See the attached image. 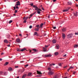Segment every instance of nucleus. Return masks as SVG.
Masks as SVG:
<instances>
[{"mask_svg": "<svg viewBox=\"0 0 78 78\" xmlns=\"http://www.w3.org/2000/svg\"><path fill=\"white\" fill-rule=\"evenodd\" d=\"M33 8H35V10L37 11V13L39 14H40V13H41V12H40V11H42L41 9H39L37 7V6L34 5Z\"/></svg>", "mask_w": 78, "mask_h": 78, "instance_id": "1", "label": "nucleus"}, {"mask_svg": "<svg viewBox=\"0 0 78 78\" xmlns=\"http://www.w3.org/2000/svg\"><path fill=\"white\" fill-rule=\"evenodd\" d=\"M73 34H68L67 35L66 37L68 39H70L73 37Z\"/></svg>", "mask_w": 78, "mask_h": 78, "instance_id": "2", "label": "nucleus"}, {"mask_svg": "<svg viewBox=\"0 0 78 78\" xmlns=\"http://www.w3.org/2000/svg\"><path fill=\"white\" fill-rule=\"evenodd\" d=\"M45 56L47 58H50L51 56V54L46 55H45Z\"/></svg>", "mask_w": 78, "mask_h": 78, "instance_id": "3", "label": "nucleus"}, {"mask_svg": "<svg viewBox=\"0 0 78 78\" xmlns=\"http://www.w3.org/2000/svg\"><path fill=\"white\" fill-rule=\"evenodd\" d=\"M48 75H53V72L50 71L48 73Z\"/></svg>", "mask_w": 78, "mask_h": 78, "instance_id": "4", "label": "nucleus"}, {"mask_svg": "<svg viewBox=\"0 0 78 78\" xmlns=\"http://www.w3.org/2000/svg\"><path fill=\"white\" fill-rule=\"evenodd\" d=\"M17 4H16L15 6H19V5H20V2L18 1V2H16Z\"/></svg>", "mask_w": 78, "mask_h": 78, "instance_id": "5", "label": "nucleus"}, {"mask_svg": "<svg viewBox=\"0 0 78 78\" xmlns=\"http://www.w3.org/2000/svg\"><path fill=\"white\" fill-rule=\"evenodd\" d=\"M62 38L63 39H65V37H66V34H62Z\"/></svg>", "mask_w": 78, "mask_h": 78, "instance_id": "6", "label": "nucleus"}, {"mask_svg": "<svg viewBox=\"0 0 78 78\" xmlns=\"http://www.w3.org/2000/svg\"><path fill=\"white\" fill-rule=\"evenodd\" d=\"M37 74H39V75H42V73H41V72L38 71H37Z\"/></svg>", "mask_w": 78, "mask_h": 78, "instance_id": "7", "label": "nucleus"}, {"mask_svg": "<svg viewBox=\"0 0 78 78\" xmlns=\"http://www.w3.org/2000/svg\"><path fill=\"white\" fill-rule=\"evenodd\" d=\"M53 44H55L56 43V40L54 39L52 41Z\"/></svg>", "mask_w": 78, "mask_h": 78, "instance_id": "8", "label": "nucleus"}, {"mask_svg": "<svg viewBox=\"0 0 78 78\" xmlns=\"http://www.w3.org/2000/svg\"><path fill=\"white\" fill-rule=\"evenodd\" d=\"M31 75H32V73H28L27 75V76H31Z\"/></svg>", "mask_w": 78, "mask_h": 78, "instance_id": "9", "label": "nucleus"}, {"mask_svg": "<svg viewBox=\"0 0 78 78\" xmlns=\"http://www.w3.org/2000/svg\"><path fill=\"white\" fill-rule=\"evenodd\" d=\"M55 47L57 49H59V46L58 44H57L56 45Z\"/></svg>", "mask_w": 78, "mask_h": 78, "instance_id": "10", "label": "nucleus"}, {"mask_svg": "<svg viewBox=\"0 0 78 78\" xmlns=\"http://www.w3.org/2000/svg\"><path fill=\"white\" fill-rule=\"evenodd\" d=\"M16 41L17 42H20V40L19 38L16 39Z\"/></svg>", "mask_w": 78, "mask_h": 78, "instance_id": "11", "label": "nucleus"}, {"mask_svg": "<svg viewBox=\"0 0 78 78\" xmlns=\"http://www.w3.org/2000/svg\"><path fill=\"white\" fill-rule=\"evenodd\" d=\"M28 16H27L26 17H24L23 18V19H24V20H27V19H28Z\"/></svg>", "mask_w": 78, "mask_h": 78, "instance_id": "12", "label": "nucleus"}, {"mask_svg": "<svg viewBox=\"0 0 78 78\" xmlns=\"http://www.w3.org/2000/svg\"><path fill=\"white\" fill-rule=\"evenodd\" d=\"M77 14H78V12H76L75 13H74V16H77Z\"/></svg>", "mask_w": 78, "mask_h": 78, "instance_id": "13", "label": "nucleus"}, {"mask_svg": "<svg viewBox=\"0 0 78 78\" xmlns=\"http://www.w3.org/2000/svg\"><path fill=\"white\" fill-rule=\"evenodd\" d=\"M8 70H9V71H11V70H12V68L10 67H9L8 68Z\"/></svg>", "mask_w": 78, "mask_h": 78, "instance_id": "14", "label": "nucleus"}, {"mask_svg": "<svg viewBox=\"0 0 78 78\" xmlns=\"http://www.w3.org/2000/svg\"><path fill=\"white\" fill-rule=\"evenodd\" d=\"M4 41L5 43H8V40L6 39Z\"/></svg>", "mask_w": 78, "mask_h": 78, "instance_id": "15", "label": "nucleus"}, {"mask_svg": "<svg viewBox=\"0 0 78 78\" xmlns=\"http://www.w3.org/2000/svg\"><path fill=\"white\" fill-rule=\"evenodd\" d=\"M65 31H66V29L65 28H63L62 29V31H63V32H65Z\"/></svg>", "mask_w": 78, "mask_h": 78, "instance_id": "16", "label": "nucleus"}, {"mask_svg": "<svg viewBox=\"0 0 78 78\" xmlns=\"http://www.w3.org/2000/svg\"><path fill=\"white\" fill-rule=\"evenodd\" d=\"M8 64H9V62H6L4 64V65L5 66H7Z\"/></svg>", "mask_w": 78, "mask_h": 78, "instance_id": "17", "label": "nucleus"}, {"mask_svg": "<svg viewBox=\"0 0 78 78\" xmlns=\"http://www.w3.org/2000/svg\"><path fill=\"white\" fill-rule=\"evenodd\" d=\"M36 26V27H37V28H38V29L40 28V26H39V24L37 25Z\"/></svg>", "mask_w": 78, "mask_h": 78, "instance_id": "18", "label": "nucleus"}, {"mask_svg": "<svg viewBox=\"0 0 78 78\" xmlns=\"http://www.w3.org/2000/svg\"><path fill=\"white\" fill-rule=\"evenodd\" d=\"M43 25H44V24L43 23H41V24L40 25V26L39 27L40 28H42V26H43Z\"/></svg>", "mask_w": 78, "mask_h": 78, "instance_id": "19", "label": "nucleus"}, {"mask_svg": "<svg viewBox=\"0 0 78 78\" xmlns=\"http://www.w3.org/2000/svg\"><path fill=\"white\" fill-rule=\"evenodd\" d=\"M74 48H77V47H78V45L77 44L74 45Z\"/></svg>", "mask_w": 78, "mask_h": 78, "instance_id": "20", "label": "nucleus"}, {"mask_svg": "<svg viewBox=\"0 0 78 78\" xmlns=\"http://www.w3.org/2000/svg\"><path fill=\"white\" fill-rule=\"evenodd\" d=\"M34 14H31L30 15V17L29 18L30 19V18H31V17H32V16H33V15H34Z\"/></svg>", "mask_w": 78, "mask_h": 78, "instance_id": "21", "label": "nucleus"}, {"mask_svg": "<svg viewBox=\"0 0 78 78\" xmlns=\"http://www.w3.org/2000/svg\"><path fill=\"white\" fill-rule=\"evenodd\" d=\"M67 4L69 5H72V2H68L67 3Z\"/></svg>", "mask_w": 78, "mask_h": 78, "instance_id": "22", "label": "nucleus"}, {"mask_svg": "<svg viewBox=\"0 0 78 78\" xmlns=\"http://www.w3.org/2000/svg\"><path fill=\"white\" fill-rule=\"evenodd\" d=\"M54 54L55 56H56L58 55V54H59V53L58 52H55Z\"/></svg>", "mask_w": 78, "mask_h": 78, "instance_id": "23", "label": "nucleus"}, {"mask_svg": "<svg viewBox=\"0 0 78 78\" xmlns=\"http://www.w3.org/2000/svg\"><path fill=\"white\" fill-rule=\"evenodd\" d=\"M39 29L37 28H35L34 29V30L35 31H39Z\"/></svg>", "mask_w": 78, "mask_h": 78, "instance_id": "24", "label": "nucleus"}, {"mask_svg": "<svg viewBox=\"0 0 78 78\" xmlns=\"http://www.w3.org/2000/svg\"><path fill=\"white\" fill-rule=\"evenodd\" d=\"M24 50H26V48H23V49L21 50V51H23Z\"/></svg>", "mask_w": 78, "mask_h": 78, "instance_id": "25", "label": "nucleus"}, {"mask_svg": "<svg viewBox=\"0 0 78 78\" xmlns=\"http://www.w3.org/2000/svg\"><path fill=\"white\" fill-rule=\"evenodd\" d=\"M45 3L46 5H48L49 3V1H48L45 2Z\"/></svg>", "mask_w": 78, "mask_h": 78, "instance_id": "26", "label": "nucleus"}, {"mask_svg": "<svg viewBox=\"0 0 78 78\" xmlns=\"http://www.w3.org/2000/svg\"><path fill=\"white\" fill-rule=\"evenodd\" d=\"M17 51H21L20 49L17 48Z\"/></svg>", "mask_w": 78, "mask_h": 78, "instance_id": "27", "label": "nucleus"}, {"mask_svg": "<svg viewBox=\"0 0 78 78\" xmlns=\"http://www.w3.org/2000/svg\"><path fill=\"white\" fill-rule=\"evenodd\" d=\"M30 5L31 6H33H33H34L33 5V3L32 2L30 3Z\"/></svg>", "mask_w": 78, "mask_h": 78, "instance_id": "28", "label": "nucleus"}, {"mask_svg": "<svg viewBox=\"0 0 78 78\" xmlns=\"http://www.w3.org/2000/svg\"><path fill=\"white\" fill-rule=\"evenodd\" d=\"M26 76V75H23V76L22 77V78H25Z\"/></svg>", "mask_w": 78, "mask_h": 78, "instance_id": "29", "label": "nucleus"}, {"mask_svg": "<svg viewBox=\"0 0 78 78\" xmlns=\"http://www.w3.org/2000/svg\"><path fill=\"white\" fill-rule=\"evenodd\" d=\"M70 7H69V8H67L66 9V11H68L69 10V9H70Z\"/></svg>", "mask_w": 78, "mask_h": 78, "instance_id": "30", "label": "nucleus"}, {"mask_svg": "<svg viewBox=\"0 0 78 78\" xmlns=\"http://www.w3.org/2000/svg\"><path fill=\"white\" fill-rule=\"evenodd\" d=\"M43 48L44 49V51H47V49H45V48Z\"/></svg>", "mask_w": 78, "mask_h": 78, "instance_id": "31", "label": "nucleus"}, {"mask_svg": "<svg viewBox=\"0 0 78 78\" xmlns=\"http://www.w3.org/2000/svg\"><path fill=\"white\" fill-rule=\"evenodd\" d=\"M34 36H35V35H36V34H37V33L36 32H35V33H34Z\"/></svg>", "mask_w": 78, "mask_h": 78, "instance_id": "32", "label": "nucleus"}, {"mask_svg": "<svg viewBox=\"0 0 78 78\" xmlns=\"http://www.w3.org/2000/svg\"><path fill=\"white\" fill-rule=\"evenodd\" d=\"M12 20H10L9 22V24L11 23H12Z\"/></svg>", "mask_w": 78, "mask_h": 78, "instance_id": "33", "label": "nucleus"}, {"mask_svg": "<svg viewBox=\"0 0 78 78\" xmlns=\"http://www.w3.org/2000/svg\"><path fill=\"white\" fill-rule=\"evenodd\" d=\"M4 75H5V76L7 75L6 72H5L4 73Z\"/></svg>", "mask_w": 78, "mask_h": 78, "instance_id": "34", "label": "nucleus"}, {"mask_svg": "<svg viewBox=\"0 0 78 78\" xmlns=\"http://www.w3.org/2000/svg\"><path fill=\"white\" fill-rule=\"evenodd\" d=\"M58 66H62V64H61V63H59L58 64Z\"/></svg>", "mask_w": 78, "mask_h": 78, "instance_id": "35", "label": "nucleus"}, {"mask_svg": "<svg viewBox=\"0 0 78 78\" xmlns=\"http://www.w3.org/2000/svg\"><path fill=\"white\" fill-rule=\"evenodd\" d=\"M18 11H17V10H16L15 11V13H17V12Z\"/></svg>", "mask_w": 78, "mask_h": 78, "instance_id": "36", "label": "nucleus"}, {"mask_svg": "<svg viewBox=\"0 0 78 78\" xmlns=\"http://www.w3.org/2000/svg\"><path fill=\"white\" fill-rule=\"evenodd\" d=\"M48 69L49 71H51V68H48Z\"/></svg>", "mask_w": 78, "mask_h": 78, "instance_id": "37", "label": "nucleus"}, {"mask_svg": "<svg viewBox=\"0 0 78 78\" xmlns=\"http://www.w3.org/2000/svg\"><path fill=\"white\" fill-rule=\"evenodd\" d=\"M63 12H66V11H67V10L66 9L64 10H63Z\"/></svg>", "mask_w": 78, "mask_h": 78, "instance_id": "38", "label": "nucleus"}, {"mask_svg": "<svg viewBox=\"0 0 78 78\" xmlns=\"http://www.w3.org/2000/svg\"><path fill=\"white\" fill-rule=\"evenodd\" d=\"M29 28H30V29H31V28H32V26H30L29 27Z\"/></svg>", "mask_w": 78, "mask_h": 78, "instance_id": "39", "label": "nucleus"}, {"mask_svg": "<svg viewBox=\"0 0 78 78\" xmlns=\"http://www.w3.org/2000/svg\"><path fill=\"white\" fill-rule=\"evenodd\" d=\"M53 29H54V30H55V29H56V27H53Z\"/></svg>", "mask_w": 78, "mask_h": 78, "instance_id": "40", "label": "nucleus"}, {"mask_svg": "<svg viewBox=\"0 0 78 78\" xmlns=\"http://www.w3.org/2000/svg\"><path fill=\"white\" fill-rule=\"evenodd\" d=\"M27 23V20H25L23 21V23Z\"/></svg>", "mask_w": 78, "mask_h": 78, "instance_id": "41", "label": "nucleus"}, {"mask_svg": "<svg viewBox=\"0 0 78 78\" xmlns=\"http://www.w3.org/2000/svg\"><path fill=\"white\" fill-rule=\"evenodd\" d=\"M33 51H36V49H33Z\"/></svg>", "mask_w": 78, "mask_h": 78, "instance_id": "42", "label": "nucleus"}, {"mask_svg": "<svg viewBox=\"0 0 78 78\" xmlns=\"http://www.w3.org/2000/svg\"><path fill=\"white\" fill-rule=\"evenodd\" d=\"M66 56H67V55L65 54L63 55V57H66Z\"/></svg>", "mask_w": 78, "mask_h": 78, "instance_id": "43", "label": "nucleus"}, {"mask_svg": "<svg viewBox=\"0 0 78 78\" xmlns=\"http://www.w3.org/2000/svg\"><path fill=\"white\" fill-rule=\"evenodd\" d=\"M38 75V77H40V76H41L42 75Z\"/></svg>", "mask_w": 78, "mask_h": 78, "instance_id": "44", "label": "nucleus"}, {"mask_svg": "<svg viewBox=\"0 0 78 78\" xmlns=\"http://www.w3.org/2000/svg\"><path fill=\"white\" fill-rule=\"evenodd\" d=\"M15 68H18V67H19V66H15Z\"/></svg>", "mask_w": 78, "mask_h": 78, "instance_id": "45", "label": "nucleus"}, {"mask_svg": "<svg viewBox=\"0 0 78 78\" xmlns=\"http://www.w3.org/2000/svg\"><path fill=\"white\" fill-rule=\"evenodd\" d=\"M75 73H76V72H73V75H75Z\"/></svg>", "mask_w": 78, "mask_h": 78, "instance_id": "46", "label": "nucleus"}, {"mask_svg": "<svg viewBox=\"0 0 78 78\" xmlns=\"http://www.w3.org/2000/svg\"><path fill=\"white\" fill-rule=\"evenodd\" d=\"M28 64H27L25 66V67H28Z\"/></svg>", "mask_w": 78, "mask_h": 78, "instance_id": "47", "label": "nucleus"}, {"mask_svg": "<svg viewBox=\"0 0 78 78\" xmlns=\"http://www.w3.org/2000/svg\"><path fill=\"white\" fill-rule=\"evenodd\" d=\"M48 47V45H45V47L46 48H47V47Z\"/></svg>", "mask_w": 78, "mask_h": 78, "instance_id": "48", "label": "nucleus"}, {"mask_svg": "<svg viewBox=\"0 0 78 78\" xmlns=\"http://www.w3.org/2000/svg\"><path fill=\"white\" fill-rule=\"evenodd\" d=\"M24 61H20V63H23V62H24Z\"/></svg>", "mask_w": 78, "mask_h": 78, "instance_id": "49", "label": "nucleus"}, {"mask_svg": "<svg viewBox=\"0 0 78 78\" xmlns=\"http://www.w3.org/2000/svg\"><path fill=\"white\" fill-rule=\"evenodd\" d=\"M70 68H69V69H68L67 71L69 72V70H70Z\"/></svg>", "mask_w": 78, "mask_h": 78, "instance_id": "50", "label": "nucleus"}, {"mask_svg": "<svg viewBox=\"0 0 78 78\" xmlns=\"http://www.w3.org/2000/svg\"><path fill=\"white\" fill-rule=\"evenodd\" d=\"M69 68L70 69H73V67L71 66Z\"/></svg>", "mask_w": 78, "mask_h": 78, "instance_id": "51", "label": "nucleus"}, {"mask_svg": "<svg viewBox=\"0 0 78 78\" xmlns=\"http://www.w3.org/2000/svg\"><path fill=\"white\" fill-rule=\"evenodd\" d=\"M16 9H18V8H19V7L18 6H16Z\"/></svg>", "mask_w": 78, "mask_h": 78, "instance_id": "52", "label": "nucleus"}, {"mask_svg": "<svg viewBox=\"0 0 78 78\" xmlns=\"http://www.w3.org/2000/svg\"><path fill=\"white\" fill-rule=\"evenodd\" d=\"M58 68H59V67H58V66H56V69H58Z\"/></svg>", "mask_w": 78, "mask_h": 78, "instance_id": "53", "label": "nucleus"}, {"mask_svg": "<svg viewBox=\"0 0 78 78\" xmlns=\"http://www.w3.org/2000/svg\"><path fill=\"white\" fill-rule=\"evenodd\" d=\"M3 73V72H0V74H2Z\"/></svg>", "mask_w": 78, "mask_h": 78, "instance_id": "54", "label": "nucleus"}, {"mask_svg": "<svg viewBox=\"0 0 78 78\" xmlns=\"http://www.w3.org/2000/svg\"><path fill=\"white\" fill-rule=\"evenodd\" d=\"M3 54H4V53L2 52L1 53V55H3Z\"/></svg>", "mask_w": 78, "mask_h": 78, "instance_id": "55", "label": "nucleus"}, {"mask_svg": "<svg viewBox=\"0 0 78 78\" xmlns=\"http://www.w3.org/2000/svg\"><path fill=\"white\" fill-rule=\"evenodd\" d=\"M56 0H53V2H56Z\"/></svg>", "mask_w": 78, "mask_h": 78, "instance_id": "56", "label": "nucleus"}, {"mask_svg": "<svg viewBox=\"0 0 78 78\" xmlns=\"http://www.w3.org/2000/svg\"><path fill=\"white\" fill-rule=\"evenodd\" d=\"M13 8H14V10H15V9H16V7H14Z\"/></svg>", "mask_w": 78, "mask_h": 78, "instance_id": "57", "label": "nucleus"}, {"mask_svg": "<svg viewBox=\"0 0 78 78\" xmlns=\"http://www.w3.org/2000/svg\"><path fill=\"white\" fill-rule=\"evenodd\" d=\"M50 66L51 67L52 66V64H50Z\"/></svg>", "mask_w": 78, "mask_h": 78, "instance_id": "58", "label": "nucleus"}, {"mask_svg": "<svg viewBox=\"0 0 78 78\" xmlns=\"http://www.w3.org/2000/svg\"><path fill=\"white\" fill-rule=\"evenodd\" d=\"M19 36H22V34H19Z\"/></svg>", "mask_w": 78, "mask_h": 78, "instance_id": "59", "label": "nucleus"}, {"mask_svg": "<svg viewBox=\"0 0 78 78\" xmlns=\"http://www.w3.org/2000/svg\"><path fill=\"white\" fill-rule=\"evenodd\" d=\"M41 9L43 10H44V8L42 7Z\"/></svg>", "mask_w": 78, "mask_h": 78, "instance_id": "60", "label": "nucleus"}, {"mask_svg": "<svg viewBox=\"0 0 78 78\" xmlns=\"http://www.w3.org/2000/svg\"><path fill=\"white\" fill-rule=\"evenodd\" d=\"M24 70H24V69H23V70H22V72H24Z\"/></svg>", "mask_w": 78, "mask_h": 78, "instance_id": "61", "label": "nucleus"}, {"mask_svg": "<svg viewBox=\"0 0 78 78\" xmlns=\"http://www.w3.org/2000/svg\"><path fill=\"white\" fill-rule=\"evenodd\" d=\"M2 61V58H0V61Z\"/></svg>", "mask_w": 78, "mask_h": 78, "instance_id": "62", "label": "nucleus"}, {"mask_svg": "<svg viewBox=\"0 0 78 78\" xmlns=\"http://www.w3.org/2000/svg\"><path fill=\"white\" fill-rule=\"evenodd\" d=\"M66 67H67V66H64V67H63V68H66Z\"/></svg>", "mask_w": 78, "mask_h": 78, "instance_id": "63", "label": "nucleus"}, {"mask_svg": "<svg viewBox=\"0 0 78 78\" xmlns=\"http://www.w3.org/2000/svg\"><path fill=\"white\" fill-rule=\"evenodd\" d=\"M76 6L77 7H78V5H76Z\"/></svg>", "mask_w": 78, "mask_h": 78, "instance_id": "64", "label": "nucleus"}]
</instances>
